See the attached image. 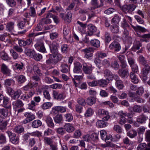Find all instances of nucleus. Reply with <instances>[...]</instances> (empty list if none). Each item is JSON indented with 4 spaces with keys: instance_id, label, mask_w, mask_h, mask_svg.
Wrapping results in <instances>:
<instances>
[{
    "instance_id": "f257e3e1",
    "label": "nucleus",
    "mask_w": 150,
    "mask_h": 150,
    "mask_svg": "<svg viewBox=\"0 0 150 150\" xmlns=\"http://www.w3.org/2000/svg\"><path fill=\"white\" fill-rule=\"evenodd\" d=\"M137 6V5L133 4H126L124 5L121 9L125 13H130L134 10Z\"/></svg>"
},
{
    "instance_id": "f03ea898",
    "label": "nucleus",
    "mask_w": 150,
    "mask_h": 150,
    "mask_svg": "<svg viewBox=\"0 0 150 150\" xmlns=\"http://www.w3.org/2000/svg\"><path fill=\"white\" fill-rule=\"evenodd\" d=\"M9 138L10 141L13 144H16L18 143L19 140V136H16L15 133L8 131L6 132Z\"/></svg>"
},
{
    "instance_id": "7ed1b4c3",
    "label": "nucleus",
    "mask_w": 150,
    "mask_h": 150,
    "mask_svg": "<svg viewBox=\"0 0 150 150\" xmlns=\"http://www.w3.org/2000/svg\"><path fill=\"white\" fill-rule=\"evenodd\" d=\"M97 115L100 117H103V119L106 121H107L110 117L109 115L108 111L104 109H98L97 112Z\"/></svg>"
},
{
    "instance_id": "20e7f679",
    "label": "nucleus",
    "mask_w": 150,
    "mask_h": 150,
    "mask_svg": "<svg viewBox=\"0 0 150 150\" xmlns=\"http://www.w3.org/2000/svg\"><path fill=\"white\" fill-rule=\"evenodd\" d=\"M24 116L26 118L22 121L23 124H26L35 118V115L31 112H26L24 113Z\"/></svg>"
},
{
    "instance_id": "39448f33",
    "label": "nucleus",
    "mask_w": 150,
    "mask_h": 150,
    "mask_svg": "<svg viewBox=\"0 0 150 150\" xmlns=\"http://www.w3.org/2000/svg\"><path fill=\"white\" fill-rule=\"evenodd\" d=\"M117 115L120 117L119 123L121 125H123L127 121V119L125 117L126 116V112L121 110L119 111Z\"/></svg>"
},
{
    "instance_id": "423d86ee",
    "label": "nucleus",
    "mask_w": 150,
    "mask_h": 150,
    "mask_svg": "<svg viewBox=\"0 0 150 150\" xmlns=\"http://www.w3.org/2000/svg\"><path fill=\"white\" fill-rule=\"evenodd\" d=\"M35 47L36 49L39 51L43 53L46 52L44 43L42 42L38 41L35 44Z\"/></svg>"
},
{
    "instance_id": "0eeeda50",
    "label": "nucleus",
    "mask_w": 150,
    "mask_h": 150,
    "mask_svg": "<svg viewBox=\"0 0 150 150\" xmlns=\"http://www.w3.org/2000/svg\"><path fill=\"white\" fill-rule=\"evenodd\" d=\"M114 78L116 81L115 82L116 87L119 89H122L124 87L123 81L116 75L114 76Z\"/></svg>"
},
{
    "instance_id": "6e6552de",
    "label": "nucleus",
    "mask_w": 150,
    "mask_h": 150,
    "mask_svg": "<svg viewBox=\"0 0 150 150\" xmlns=\"http://www.w3.org/2000/svg\"><path fill=\"white\" fill-rule=\"evenodd\" d=\"M59 46V43L57 41H54L50 46L51 52L52 54L58 52V48Z\"/></svg>"
},
{
    "instance_id": "1a4fd4ad",
    "label": "nucleus",
    "mask_w": 150,
    "mask_h": 150,
    "mask_svg": "<svg viewBox=\"0 0 150 150\" xmlns=\"http://www.w3.org/2000/svg\"><path fill=\"white\" fill-rule=\"evenodd\" d=\"M9 98L7 97L4 96L3 95L0 93V103H3V106L6 108H9L11 106H6L9 103Z\"/></svg>"
},
{
    "instance_id": "9d476101",
    "label": "nucleus",
    "mask_w": 150,
    "mask_h": 150,
    "mask_svg": "<svg viewBox=\"0 0 150 150\" xmlns=\"http://www.w3.org/2000/svg\"><path fill=\"white\" fill-rule=\"evenodd\" d=\"M109 48L110 50L114 49L115 52H118L120 50L121 47L118 42L114 41L109 45Z\"/></svg>"
},
{
    "instance_id": "9b49d317",
    "label": "nucleus",
    "mask_w": 150,
    "mask_h": 150,
    "mask_svg": "<svg viewBox=\"0 0 150 150\" xmlns=\"http://www.w3.org/2000/svg\"><path fill=\"white\" fill-rule=\"evenodd\" d=\"M82 65L80 62H76L74 63L73 69L74 73L77 74L81 73L82 72Z\"/></svg>"
},
{
    "instance_id": "f8f14e48",
    "label": "nucleus",
    "mask_w": 150,
    "mask_h": 150,
    "mask_svg": "<svg viewBox=\"0 0 150 150\" xmlns=\"http://www.w3.org/2000/svg\"><path fill=\"white\" fill-rule=\"evenodd\" d=\"M53 112L54 113H64L66 111V108L64 106H55L52 108Z\"/></svg>"
},
{
    "instance_id": "ddd939ff",
    "label": "nucleus",
    "mask_w": 150,
    "mask_h": 150,
    "mask_svg": "<svg viewBox=\"0 0 150 150\" xmlns=\"http://www.w3.org/2000/svg\"><path fill=\"white\" fill-rule=\"evenodd\" d=\"M82 65L83 69L85 74H89L92 73L93 68L91 66H88L86 63H83Z\"/></svg>"
},
{
    "instance_id": "4468645a",
    "label": "nucleus",
    "mask_w": 150,
    "mask_h": 150,
    "mask_svg": "<svg viewBox=\"0 0 150 150\" xmlns=\"http://www.w3.org/2000/svg\"><path fill=\"white\" fill-rule=\"evenodd\" d=\"M72 13L70 12H68L65 15L63 14L61 15V17L66 23H70L71 20Z\"/></svg>"
},
{
    "instance_id": "2eb2a0df",
    "label": "nucleus",
    "mask_w": 150,
    "mask_h": 150,
    "mask_svg": "<svg viewBox=\"0 0 150 150\" xmlns=\"http://www.w3.org/2000/svg\"><path fill=\"white\" fill-rule=\"evenodd\" d=\"M118 74L121 77L123 78L127 77L129 74L127 69H120L118 71Z\"/></svg>"
},
{
    "instance_id": "dca6fc26",
    "label": "nucleus",
    "mask_w": 150,
    "mask_h": 150,
    "mask_svg": "<svg viewBox=\"0 0 150 150\" xmlns=\"http://www.w3.org/2000/svg\"><path fill=\"white\" fill-rule=\"evenodd\" d=\"M148 118V117L142 114L137 118V121L138 123L142 124L145 123Z\"/></svg>"
},
{
    "instance_id": "f3484780",
    "label": "nucleus",
    "mask_w": 150,
    "mask_h": 150,
    "mask_svg": "<svg viewBox=\"0 0 150 150\" xmlns=\"http://www.w3.org/2000/svg\"><path fill=\"white\" fill-rule=\"evenodd\" d=\"M127 57V60L128 63L130 66L135 64V61L133 57L132 53L130 52H128L126 54Z\"/></svg>"
},
{
    "instance_id": "a211bd4d",
    "label": "nucleus",
    "mask_w": 150,
    "mask_h": 150,
    "mask_svg": "<svg viewBox=\"0 0 150 150\" xmlns=\"http://www.w3.org/2000/svg\"><path fill=\"white\" fill-rule=\"evenodd\" d=\"M47 56L48 58L46 62L47 64H56L55 59L53 54H49L47 55Z\"/></svg>"
},
{
    "instance_id": "6ab92c4d",
    "label": "nucleus",
    "mask_w": 150,
    "mask_h": 150,
    "mask_svg": "<svg viewBox=\"0 0 150 150\" xmlns=\"http://www.w3.org/2000/svg\"><path fill=\"white\" fill-rule=\"evenodd\" d=\"M65 131L67 132L70 133L73 132L75 129L74 126L72 124L67 123L64 125Z\"/></svg>"
},
{
    "instance_id": "aec40b11",
    "label": "nucleus",
    "mask_w": 150,
    "mask_h": 150,
    "mask_svg": "<svg viewBox=\"0 0 150 150\" xmlns=\"http://www.w3.org/2000/svg\"><path fill=\"white\" fill-rule=\"evenodd\" d=\"M52 14L50 13H48L45 18L42 19V22L45 24H49L51 22V20L50 18H52Z\"/></svg>"
},
{
    "instance_id": "412c9836",
    "label": "nucleus",
    "mask_w": 150,
    "mask_h": 150,
    "mask_svg": "<svg viewBox=\"0 0 150 150\" xmlns=\"http://www.w3.org/2000/svg\"><path fill=\"white\" fill-rule=\"evenodd\" d=\"M45 121L47 123V126L52 128H53L54 127V125L53 122V120L50 116H47L46 117Z\"/></svg>"
},
{
    "instance_id": "4be33fe9",
    "label": "nucleus",
    "mask_w": 150,
    "mask_h": 150,
    "mask_svg": "<svg viewBox=\"0 0 150 150\" xmlns=\"http://www.w3.org/2000/svg\"><path fill=\"white\" fill-rule=\"evenodd\" d=\"M24 52L28 56L32 58L35 54V51L28 47H25V48Z\"/></svg>"
},
{
    "instance_id": "5701e85b",
    "label": "nucleus",
    "mask_w": 150,
    "mask_h": 150,
    "mask_svg": "<svg viewBox=\"0 0 150 150\" xmlns=\"http://www.w3.org/2000/svg\"><path fill=\"white\" fill-rule=\"evenodd\" d=\"M107 121L104 120L103 119L98 120L96 122L97 126L99 127L103 128L107 126L108 125V123Z\"/></svg>"
},
{
    "instance_id": "b1692460",
    "label": "nucleus",
    "mask_w": 150,
    "mask_h": 150,
    "mask_svg": "<svg viewBox=\"0 0 150 150\" xmlns=\"http://www.w3.org/2000/svg\"><path fill=\"white\" fill-rule=\"evenodd\" d=\"M22 91L20 89H18L14 91L11 97L12 98L15 100H17L21 94Z\"/></svg>"
},
{
    "instance_id": "393cba45",
    "label": "nucleus",
    "mask_w": 150,
    "mask_h": 150,
    "mask_svg": "<svg viewBox=\"0 0 150 150\" xmlns=\"http://www.w3.org/2000/svg\"><path fill=\"white\" fill-rule=\"evenodd\" d=\"M109 80L107 78L106 79H100L98 80V85L101 87H104L108 85Z\"/></svg>"
},
{
    "instance_id": "a878e982",
    "label": "nucleus",
    "mask_w": 150,
    "mask_h": 150,
    "mask_svg": "<svg viewBox=\"0 0 150 150\" xmlns=\"http://www.w3.org/2000/svg\"><path fill=\"white\" fill-rule=\"evenodd\" d=\"M6 108H1L0 109V116L4 118L7 117L8 115V110ZM8 109L10 108H7Z\"/></svg>"
},
{
    "instance_id": "bb28decb",
    "label": "nucleus",
    "mask_w": 150,
    "mask_h": 150,
    "mask_svg": "<svg viewBox=\"0 0 150 150\" xmlns=\"http://www.w3.org/2000/svg\"><path fill=\"white\" fill-rule=\"evenodd\" d=\"M54 121L57 123H61L63 121V117L62 114L58 113L53 118Z\"/></svg>"
},
{
    "instance_id": "cd10ccee",
    "label": "nucleus",
    "mask_w": 150,
    "mask_h": 150,
    "mask_svg": "<svg viewBox=\"0 0 150 150\" xmlns=\"http://www.w3.org/2000/svg\"><path fill=\"white\" fill-rule=\"evenodd\" d=\"M38 104L35 103L33 100H31L30 103L28 105V108L29 109L32 110L34 111H36V106Z\"/></svg>"
},
{
    "instance_id": "c85d7f7f",
    "label": "nucleus",
    "mask_w": 150,
    "mask_h": 150,
    "mask_svg": "<svg viewBox=\"0 0 150 150\" xmlns=\"http://www.w3.org/2000/svg\"><path fill=\"white\" fill-rule=\"evenodd\" d=\"M91 45L95 47L98 48L100 45V41L96 39H93L92 40L90 41Z\"/></svg>"
},
{
    "instance_id": "c756f323",
    "label": "nucleus",
    "mask_w": 150,
    "mask_h": 150,
    "mask_svg": "<svg viewBox=\"0 0 150 150\" xmlns=\"http://www.w3.org/2000/svg\"><path fill=\"white\" fill-rule=\"evenodd\" d=\"M96 102V99L93 97L90 96L87 99L86 103L87 104L90 106H91L94 104Z\"/></svg>"
},
{
    "instance_id": "7c9ffc66",
    "label": "nucleus",
    "mask_w": 150,
    "mask_h": 150,
    "mask_svg": "<svg viewBox=\"0 0 150 150\" xmlns=\"http://www.w3.org/2000/svg\"><path fill=\"white\" fill-rule=\"evenodd\" d=\"M108 53L101 51H98L96 53L97 57L99 59H103L106 57L108 56Z\"/></svg>"
},
{
    "instance_id": "2f4dec72",
    "label": "nucleus",
    "mask_w": 150,
    "mask_h": 150,
    "mask_svg": "<svg viewBox=\"0 0 150 150\" xmlns=\"http://www.w3.org/2000/svg\"><path fill=\"white\" fill-rule=\"evenodd\" d=\"M42 124V122L39 120H35L32 122L31 126L34 128H38Z\"/></svg>"
},
{
    "instance_id": "473e14b6",
    "label": "nucleus",
    "mask_w": 150,
    "mask_h": 150,
    "mask_svg": "<svg viewBox=\"0 0 150 150\" xmlns=\"http://www.w3.org/2000/svg\"><path fill=\"white\" fill-rule=\"evenodd\" d=\"M1 72L4 74H6L10 73V70L8 67L5 64H3L1 67Z\"/></svg>"
},
{
    "instance_id": "72a5a7b5",
    "label": "nucleus",
    "mask_w": 150,
    "mask_h": 150,
    "mask_svg": "<svg viewBox=\"0 0 150 150\" xmlns=\"http://www.w3.org/2000/svg\"><path fill=\"white\" fill-rule=\"evenodd\" d=\"M14 23L12 22H9L7 23L6 26L7 31L11 32L13 30Z\"/></svg>"
},
{
    "instance_id": "f704fd0d",
    "label": "nucleus",
    "mask_w": 150,
    "mask_h": 150,
    "mask_svg": "<svg viewBox=\"0 0 150 150\" xmlns=\"http://www.w3.org/2000/svg\"><path fill=\"white\" fill-rule=\"evenodd\" d=\"M105 76L107 77L108 79L112 80L114 76H113L112 72L108 69H106L104 71Z\"/></svg>"
},
{
    "instance_id": "c9c22d12",
    "label": "nucleus",
    "mask_w": 150,
    "mask_h": 150,
    "mask_svg": "<svg viewBox=\"0 0 150 150\" xmlns=\"http://www.w3.org/2000/svg\"><path fill=\"white\" fill-rule=\"evenodd\" d=\"M130 77L133 83L135 84L138 83L139 81V80L134 73L131 72L130 73Z\"/></svg>"
},
{
    "instance_id": "e433bc0d",
    "label": "nucleus",
    "mask_w": 150,
    "mask_h": 150,
    "mask_svg": "<svg viewBox=\"0 0 150 150\" xmlns=\"http://www.w3.org/2000/svg\"><path fill=\"white\" fill-rule=\"evenodd\" d=\"M144 66L145 67L142 69L141 73L144 75H146L150 71V67L148 65Z\"/></svg>"
},
{
    "instance_id": "4c0bfd02",
    "label": "nucleus",
    "mask_w": 150,
    "mask_h": 150,
    "mask_svg": "<svg viewBox=\"0 0 150 150\" xmlns=\"http://www.w3.org/2000/svg\"><path fill=\"white\" fill-rule=\"evenodd\" d=\"M33 71L35 74L41 76L42 74L40 70L39 67L36 65H34L33 68Z\"/></svg>"
},
{
    "instance_id": "58836bf2",
    "label": "nucleus",
    "mask_w": 150,
    "mask_h": 150,
    "mask_svg": "<svg viewBox=\"0 0 150 150\" xmlns=\"http://www.w3.org/2000/svg\"><path fill=\"white\" fill-rule=\"evenodd\" d=\"M68 66L64 63H62L60 66V71L63 73H67L68 71Z\"/></svg>"
},
{
    "instance_id": "ea45409f",
    "label": "nucleus",
    "mask_w": 150,
    "mask_h": 150,
    "mask_svg": "<svg viewBox=\"0 0 150 150\" xmlns=\"http://www.w3.org/2000/svg\"><path fill=\"white\" fill-rule=\"evenodd\" d=\"M13 105L16 108H20L23 107L24 104L20 100H17L13 103Z\"/></svg>"
},
{
    "instance_id": "a19ab883",
    "label": "nucleus",
    "mask_w": 150,
    "mask_h": 150,
    "mask_svg": "<svg viewBox=\"0 0 150 150\" xmlns=\"http://www.w3.org/2000/svg\"><path fill=\"white\" fill-rule=\"evenodd\" d=\"M137 134V132L135 129H132L127 133V136L130 138H133L136 137Z\"/></svg>"
},
{
    "instance_id": "79ce46f5",
    "label": "nucleus",
    "mask_w": 150,
    "mask_h": 150,
    "mask_svg": "<svg viewBox=\"0 0 150 150\" xmlns=\"http://www.w3.org/2000/svg\"><path fill=\"white\" fill-rule=\"evenodd\" d=\"M24 128L21 125H18L14 129V132L18 134H20L23 132Z\"/></svg>"
},
{
    "instance_id": "37998d69",
    "label": "nucleus",
    "mask_w": 150,
    "mask_h": 150,
    "mask_svg": "<svg viewBox=\"0 0 150 150\" xmlns=\"http://www.w3.org/2000/svg\"><path fill=\"white\" fill-rule=\"evenodd\" d=\"M1 58L4 61H8L9 60V57L7 54L4 51H2L0 53Z\"/></svg>"
},
{
    "instance_id": "c03bdc74",
    "label": "nucleus",
    "mask_w": 150,
    "mask_h": 150,
    "mask_svg": "<svg viewBox=\"0 0 150 150\" xmlns=\"http://www.w3.org/2000/svg\"><path fill=\"white\" fill-rule=\"evenodd\" d=\"M105 41L106 43H109L111 40V35L109 33L106 32L104 35Z\"/></svg>"
},
{
    "instance_id": "a18cd8bd",
    "label": "nucleus",
    "mask_w": 150,
    "mask_h": 150,
    "mask_svg": "<svg viewBox=\"0 0 150 150\" xmlns=\"http://www.w3.org/2000/svg\"><path fill=\"white\" fill-rule=\"evenodd\" d=\"M54 57V58L56 64L62 60V55L58 52L56 53H53Z\"/></svg>"
},
{
    "instance_id": "49530a36",
    "label": "nucleus",
    "mask_w": 150,
    "mask_h": 150,
    "mask_svg": "<svg viewBox=\"0 0 150 150\" xmlns=\"http://www.w3.org/2000/svg\"><path fill=\"white\" fill-rule=\"evenodd\" d=\"M132 26L135 31H140L142 33H144L147 31V30L144 28L139 26L137 25V26L135 27L132 25Z\"/></svg>"
},
{
    "instance_id": "de8ad7c7",
    "label": "nucleus",
    "mask_w": 150,
    "mask_h": 150,
    "mask_svg": "<svg viewBox=\"0 0 150 150\" xmlns=\"http://www.w3.org/2000/svg\"><path fill=\"white\" fill-rule=\"evenodd\" d=\"M123 21L121 23V26L123 28H127L128 29H130V27L128 23L125 18H123Z\"/></svg>"
},
{
    "instance_id": "09e8293b",
    "label": "nucleus",
    "mask_w": 150,
    "mask_h": 150,
    "mask_svg": "<svg viewBox=\"0 0 150 150\" xmlns=\"http://www.w3.org/2000/svg\"><path fill=\"white\" fill-rule=\"evenodd\" d=\"M93 112V110L91 108H88L86 110L84 115L86 117H89L92 115Z\"/></svg>"
},
{
    "instance_id": "8fccbe9b",
    "label": "nucleus",
    "mask_w": 150,
    "mask_h": 150,
    "mask_svg": "<svg viewBox=\"0 0 150 150\" xmlns=\"http://www.w3.org/2000/svg\"><path fill=\"white\" fill-rule=\"evenodd\" d=\"M10 51L11 55L14 59L16 60L19 58L18 54L13 49H11Z\"/></svg>"
},
{
    "instance_id": "3c124183",
    "label": "nucleus",
    "mask_w": 150,
    "mask_h": 150,
    "mask_svg": "<svg viewBox=\"0 0 150 150\" xmlns=\"http://www.w3.org/2000/svg\"><path fill=\"white\" fill-rule=\"evenodd\" d=\"M17 80L19 83H22L25 81L26 79L25 76L20 75L17 76Z\"/></svg>"
},
{
    "instance_id": "603ef678",
    "label": "nucleus",
    "mask_w": 150,
    "mask_h": 150,
    "mask_svg": "<svg viewBox=\"0 0 150 150\" xmlns=\"http://www.w3.org/2000/svg\"><path fill=\"white\" fill-rule=\"evenodd\" d=\"M138 62L139 63L144 66L147 65V61L145 58L142 56H140L138 58Z\"/></svg>"
},
{
    "instance_id": "864d4df0",
    "label": "nucleus",
    "mask_w": 150,
    "mask_h": 150,
    "mask_svg": "<svg viewBox=\"0 0 150 150\" xmlns=\"http://www.w3.org/2000/svg\"><path fill=\"white\" fill-rule=\"evenodd\" d=\"M91 5L94 7L93 9H95L102 6L100 4H98L97 0H91Z\"/></svg>"
},
{
    "instance_id": "5fc2aeb1",
    "label": "nucleus",
    "mask_w": 150,
    "mask_h": 150,
    "mask_svg": "<svg viewBox=\"0 0 150 150\" xmlns=\"http://www.w3.org/2000/svg\"><path fill=\"white\" fill-rule=\"evenodd\" d=\"M126 116L128 118L127 120L128 122L130 124H132L133 122L132 117H133L132 113L131 112H128L127 113L126 112Z\"/></svg>"
},
{
    "instance_id": "6e6d98bb",
    "label": "nucleus",
    "mask_w": 150,
    "mask_h": 150,
    "mask_svg": "<svg viewBox=\"0 0 150 150\" xmlns=\"http://www.w3.org/2000/svg\"><path fill=\"white\" fill-rule=\"evenodd\" d=\"M144 88L143 87H140L137 90L136 94L137 96H141L144 93Z\"/></svg>"
},
{
    "instance_id": "4d7b16f0",
    "label": "nucleus",
    "mask_w": 150,
    "mask_h": 150,
    "mask_svg": "<svg viewBox=\"0 0 150 150\" xmlns=\"http://www.w3.org/2000/svg\"><path fill=\"white\" fill-rule=\"evenodd\" d=\"M57 133L61 135H63L66 133L64 127H60L56 129Z\"/></svg>"
},
{
    "instance_id": "13d9d810",
    "label": "nucleus",
    "mask_w": 150,
    "mask_h": 150,
    "mask_svg": "<svg viewBox=\"0 0 150 150\" xmlns=\"http://www.w3.org/2000/svg\"><path fill=\"white\" fill-rule=\"evenodd\" d=\"M64 117L65 118L66 121L67 122H70L73 119V116L72 114L67 113L64 115Z\"/></svg>"
},
{
    "instance_id": "bf43d9fd",
    "label": "nucleus",
    "mask_w": 150,
    "mask_h": 150,
    "mask_svg": "<svg viewBox=\"0 0 150 150\" xmlns=\"http://www.w3.org/2000/svg\"><path fill=\"white\" fill-rule=\"evenodd\" d=\"M110 29L111 31L113 33H117L119 31L118 26L117 25H111Z\"/></svg>"
},
{
    "instance_id": "052dcab7",
    "label": "nucleus",
    "mask_w": 150,
    "mask_h": 150,
    "mask_svg": "<svg viewBox=\"0 0 150 150\" xmlns=\"http://www.w3.org/2000/svg\"><path fill=\"white\" fill-rule=\"evenodd\" d=\"M32 58H33L35 60L37 61H40L42 58V56L39 53H36L35 52Z\"/></svg>"
},
{
    "instance_id": "680f3d73",
    "label": "nucleus",
    "mask_w": 150,
    "mask_h": 150,
    "mask_svg": "<svg viewBox=\"0 0 150 150\" xmlns=\"http://www.w3.org/2000/svg\"><path fill=\"white\" fill-rule=\"evenodd\" d=\"M6 142V137L3 133L0 134V144H3Z\"/></svg>"
},
{
    "instance_id": "e2e57ef3",
    "label": "nucleus",
    "mask_w": 150,
    "mask_h": 150,
    "mask_svg": "<svg viewBox=\"0 0 150 150\" xmlns=\"http://www.w3.org/2000/svg\"><path fill=\"white\" fill-rule=\"evenodd\" d=\"M68 48V47L67 44H63L61 46V51L63 53H66L67 52Z\"/></svg>"
},
{
    "instance_id": "0e129e2a",
    "label": "nucleus",
    "mask_w": 150,
    "mask_h": 150,
    "mask_svg": "<svg viewBox=\"0 0 150 150\" xmlns=\"http://www.w3.org/2000/svg\"><path fill=\"white\" fill-rule=\"evenodd\" d=\"M52 105V103L50 102H46L43 103L42 108L44 110L50 108Z\"/></svg>"
},
{
    "instance_id": "69168bd1",
    "label": "nucleus",
    "mask_w": 150,
    "mask_h": 150,
    "mask_svg": "<svg viewBox=\"0 0 150 150\" xmlns=\"http://www.w3.org/2000/svg\"><path fill=\"white\" fill-rule=\"evenodd\" d=\"M133 110L135 112L140 113L142 111V109L140 106L138 105L134 106L133 108Z\"/></svg>"
},
{
    "instance_id": "338daca9",
    "label": "nucleus",
    "mask_w": 150,
    "mask_h": 150,
    "mask_svg": "<svg viewBox=\"0 0 150 150\" xmlns=\"http://www.w3.org/2000/svg\"><path fill=\"white\" fill-rule=\"evenodd\" d=\"M98 133H93L91 135V140L97 141L98 140Z\"/></svg>"
},
{
    "instance_id": "774afa93",
    "label": "nucleus",
    "mask_w": 150,
    "mask_h": 150,
    "mask_svg": "<svg viewBox=\"0 0 150 150\" xmlns=\"http://www.w3.org/2000/svg\"><path fill=\"white\" fill-rule=\"evenodd\" d=\"M145 139L148 142H150V130L146 131L145 133Z\"/></svg>"
}]
</instances>
